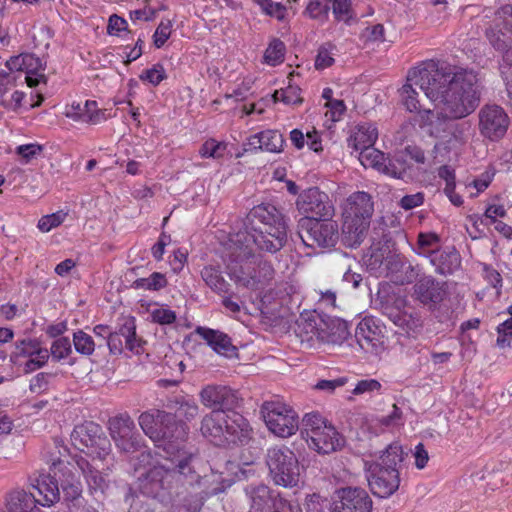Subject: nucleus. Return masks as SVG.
<instances>
[{"mask_svg":"<svg viewBox=\"0 0 512 512\" xmlns=\"http://www.w3.org/2000/svg\"><path fill=\"white\" fill-rule=\"evenodd\" d=\"M434 71L436 90L440 94L437 105H443V110L453 120L472 114L479 106L482 94L477 74L435 61Z\"/></svg>","mask_w":512,"mask_h":512,"instance_id":"obj_1","label":"nucleus"},{"mask_svg":"<svg viewBox=\"0 0 512 512\" xmlns=\"http://www.w3.org/2000/svg\"><path fill=\"white\" fill-rule=\"evenodd\" d=\"M275 274L271 261L257 255L253 248L226 241V275L238 288L262 291L272 284Z\"/></svg>","mask_w":512,"mask_h":512,"instance_id":"obj_2","label":"nucleus"},{"mask_svg":"<svg viewBox=\"0 0 512 512\" xmlns=\"http://www.w3.org/2000/svg\"><path fill=\"white\" fill-rule=\"evenodd\" d=\"M156 433L157 438L152 441L157 447L162 448L167 459L178 461L177 471L191 473V463L195 460V454L186 448L185 442L188 437L187 426L177 421L175 415L166 412L160 414V425Z\"/></svg>","mask_w":512,"mask_h":512,"instance_id":"obj_3","label":"nucleus"},{"mask_svg":"<svg viewBox=\"0 0 512 512\" xmlns=\"http://www.w3.org/2000/svg\"><path fill=\"white\" fill-rule=\"evenodd\" d=\"M234 245L253 248L255 245L260 251L276 253L287 242V227H273L270 229L247 230V221H232L227 240Z\"/></svg>","mask_w":512,"mask_h":512,"instance_id":"obj_4","label":"nucleus"},{"mask_svg":"<svg viewBox=\"0 0 512 512\" xmlns=\"http://www.w3.org/2000/svg\"><path fill=\"white\" fill-rule=\"evenodd\" d=\"M434 72L433 60L409 70L406 83L399 91L401 102L408 111L417 112V114L422 111L417 89H420L432 102L438 101L440 94L436 90L435 81L437 79L434 78Z\"/></svg>","mask_w":512,"mask_h":512,"instance_id":"obj_5","label":"nucleus"},{"mask_svg":"<svg viewBox=\"0 0 512 512\" xmlns=\"http://www.w3.org/2000/svg\"><path fill=\"white\" fill-rule=\"evenodd\" d=\"M301 436L319 454L336 452L345 444L344 437L317 412L304 415Z\"/></svg>","mask_w":512,"mask_h":512,"instance_id":"obj_6","label":"nucleus"},{"mask_svg":"<svg viewBox=\"0 0 512 512\" xmlns=\"http://www.w3.org/2000/svg\"><path fill=\"white\" fill-rule=\"evenodd\" d=\"M242 397L235 390L226 388V451H232L233 461L240 460L241 448L252 439L249 422L234 409L240 406Z\"/></svg>","mask_w":512,"mask_h":512,"instance_id":"obj_7","label":"nucleus"},{"mask_svg":"<svg viewBox=\"0 0 512 512\" xmlns=\"http://www.w3.org/2000/svg\"><path fill=\"white\" fill-rule=\"evenodd\" d=\"M266 464L273 482L284 488L296 487L300 482V465L295 453L287 446L267 450Z\"/></svg>","mask_w":512,"mask_h":512,"instance_id":"obj_8","label":"nucleus"},{"mask_svg":"<svg viewBox=\"0 0 512 512\" xmlns=\"http://www.w3.org/2000/svg\"><path fill=\"white\" fill-rule=\"evenodd\" d=\"M71 439L76 448L84 451L93 461L110 463L114 466L110 440L103 434L99 425L89 422L75 427Z\"/></svg>","mask_w":512,"mask_h":512,"instance_id":"obj_9","label":"nucleus"},{"mask_svg":"<svg viewBox=\"0 0 512 512\" xmlns=\"http://www.w3.org/2000/svg\"><path fill=\"white\" fill-rule=\"evenodd\" d=\"M297 228L300 239L309 248L330 249L338 242L339 227L332 218L302 217L298 221Z\"/></svg>","mask_w":512,"mask_h":512,"instance_id":"obj_10","label":"nucleus"},{"mask_svg":"<svg viewBox=\"0 0 512 512\" xmlns=\"http://www.w3.org/2000/svg\"><path fill=\"white\" fill-rule=\"evenodd\" d=\"M261 415L268 430L280 438H288L299 429V416L288 404L276 399L265 401Z\"/></svg>","mask_w":512,"mask_h":512,"instance_id":"obj_11","label":"nucleus"},{"mask_svg":"<svg viewBox=\"0 0 512 512\" xmlns=\"http://www.w3.org/2000/svg\"><path fill=\"white\" fill-rule=\"evenodd\" d=\"M62 453L60 450L57 452L49 453L46 456L47 463L50 464V469L54 475H40L35 480V484H32L33 488L38 492L42 499L38 498V502L43 507H50L60 499V492L58 483L56 480L58 472H62L66 468L65 461L62 459Z\"/></svg>","mask_w":512,"mask_h":512,"instance_id":"obj_12","label":"nucleus"},{"mask_svg":"<svg viewBox=\"0 0 512 512\" xmlns=\"http://www.w3.org/2000/svg\"><path fill=\"white\" fill-rule=\"evenodd\" d=\"M108 425L110 436L120 451L133 453L142 447L143 438L137 432L135 423L128 414L111 418Z\"/></svg>","mask_w":512,"mask_h":512,"instance_id":"obj_13","label":"nucleus"},{"mask_svg":"<svg viewBox=\"0 0 512 512\" xmlns=\"http://www.w3.org/2000/svg\"><path fill=\"white\" fill-rule=\"evenodd\" d=\"M510 125L506 111L496 104H485L478 112L479 133L490 141L502 139Z\"/></svg>","mask_w":512,"mask_h":512,"instance_id":"obj_14","label":"nucleus"},{"mask_svg":"<svg viewBox=\"0 0 512 512\" xmlns=\"http://www.w3.org/2000/svg\"><path fill=\"white\" fill-rule=\"evenodd\" d=\"M296 207L303 217L327 219L335 215L334 206L328 195L317 187L303 191L296 200Z\"/></svg>","mask_w":512,"mask_h":512,"instance_id":"obj_15","label":"nucleus"},{"mask_svg":"<svg viewBox=\"0 0 512 512\" xmlns=\"http://www.w3.org/2000/svg\"><path fill=\"white\" fill-rule=\"evenodd\" d=\"M167 460L170 461L169 466L155 465L146 474V481L151 486L150 493L152 494H158L159 490L165 489L166 484L172 479L193 483L197 481L199 477L195 471L193 462L191 463V473H181L176 470L178 469V461H173L172 459Z\"/></svg>","mask_w":512,"mask_h":512,"instance_id":"obj_16","label":"nucleus"},{"mask_svg":"<svg viewBox=\"0 0 512 512\" xmlns=\"http://www.w3.org/2000/svg\"><path fill=\"white\" fill-rule=\"evenodd\" d=\"M486 37L493 48L503 54L499 70L507 92L512 94V39L500 29V24L497 23L486 29Z\"/></svg>","mask_w":512,"mask_h":512,"instance_id":"obj_17","label":"nucleus"},{"mask_svg":"<svg viewBox=\"0 0 512 512\" xmlns=\"http://www.w3.org/2000/svg\"><path fill=\"white\" fill-rule=\"evenodd\" d=\"M367 480L371 492L380 498H388L399 488L400 476L398 469H389L380 464H369Z\"/></svg>","mask_w":512,"mask_h":512,"instance_id":"obj_18","label":"nucleus"},{"mask_svg":"<svg viewBox=\"0 0 512 512\" xmlns=\"http://www.w3.org/2000/svg\"><path fill=\"white\" fill-rule=\"evenodd\" d=\"M234 221H247V230L249 231L287 227L282 212L270 203L256 205L247 213L245 218H235Z\"/></svg>","mask_w":512,"mask_h":512,"instance_id":"obj_19","label":"nucleus"},{"mask_svg":"<svg viewBox=\"0 0 512 512\" xmlns=\"http://www.w3.org/2000/svg\"><path fill=\"white\" fill-rule=\"evenodd\" d=\"M355 340L365 353L379 355L385 350L383 330L373 318L366 317L358 324Z\"/></svg>","mask_w":512,"mask_h":512,"instance_id":"obj_20","label":"nucleus"},{"mask_svg":"<svg viewBox=\"0 0 512 512\" xmlns=\"http://www.w3.org/2000/svg\"><path fill=\"white\" fill-rule=\"evenodd\" d=\"M76 463L86 480L90 494L96 500H103L110 488L111 482L106 471H110L113 466L106 462V468H102L103 471H100L96 466L82 457L79 458Z\"/></svg>","mask_w":512,"mask_h":512,"instance_id":"obj_21","label":"nucleus"},{"mask_svg":"<svg viewBox=\"0 0 512 512\" xmlns=\"http://www.w3.org/2000/svg\"><path fill=\"white\" fill-rule=\"evenodd\" d=\"M372 505V499L364 489L347 487L338 491L332 512H372Z\"/></svg>","mask_w":512,"mask_h":512,"instance_id":"obj_22","label":"nucleus"},{"mask_svg":"<svg viewBox=\"0 0 512 512\" xmlns=\"http://www.w3.org/2000/svg\"><path fill=\"white\" fill-rule=\"evenodd\" d=\"M107 345L110 353L114 355L121 354L124 347L135 354H140L142 352V341L136 336L134 320H127L118 331L109 333Z\"/></svg>","mask_w":512,"mask_h":512,"instance_id":"obj_23","label":"nucleus"},{"mask_svg":"<svg viewBox=\"0 0 512 512\" xmlns=\"http://www.w3.org/2000/svg\"><path fill=\"white\" fill-rule=\"evenodd\" d=\"M374 207L371 196L363 191L351 194L343 205V219L370 222Z\"/></svg>","mask_w":512,"mask_h":512,"instance_id":"obj_24","label":"nucleus"},{"mask_svg":"<svg viewBox=\"0 0 512 512\" xmlns=\"http://www.w3.org/2000/svg\"><path fill=\"white\" fill-rule=\"evenodd\" d=\"M414 294L416 299L422 304L433 309L446 296L444 284L437 282L433 277L427 276L418 280L414 285Z\"/></svg>","mask_w":512,"mask_h":512,"instance_id":"obj_25","label":"nucleus"},{"mask_svg":"<svg viewBox=\"0 0 512 512\" xmlns=\"http://www.w3.org/2000/svg\"><path fill=\"white\" fill-rule=\"evenodd\" d=\"M440 106L441 111H434L431 109H423L422 111H419V114H417L415 119L419 127L433 137L441 136V134L447 129L448 120L452 119L447 116L443 110V105Z\"/></svg>","mask_w":512,"mask_h":512,"instance_id":"obj_26","label":"nucleus"},{"mask_svg":"<svg viewBox=\"0 0 512 512\" xmlns=\"http://www.w3.org/2000/svg\"><path fill=\"white\" fill-rule=\"evenodd\" d=\"M36 495L22 488L9 491L5 496L7 512H42Z\"/></svg>","mask_w":512,"mask_h":512,"instance_id":"obj_27","label":"nucleus"},{"mask_svg":"<svg viewBox=\"0 0 512 512\" xmlns=\"http://www.w3.org/2000/svg\"><path fill=\"white\" fill-rule=\"evenodd\" d=\"M248 148L245 150H261L278 153L284 145V138L279 131L266 130L251 136L248 140Z\"/></svg>","mask_w":512,"mask_h":512,"instance_id":"obj_28","label":"nucleus"},{"mask_svg":"<svg viewBox=\"0 0 512 512\" xmlns=\"http://www.w3.org/2000/svg\"><path fill=\"white\" fill-rule=\"evenodd\" d=\"M321 326L320 342L342 344L350 335L347 322L339 318H323Z\"/></svg>","mask_w":512,"mask_h":512,"instance_id":"obj_29","label":"nucleus"},{"mask_svg":"<svg viewBox=\"0 0 512 512\" xmlns=\"http://www.w3.org/2000/svg\"><path fill=\"white\" fill-rule=\"evenodd\" d=\"M322 317L319 315L301 316L295 324V334L302 343H307L310 346L315 341L320 342Z\"/></svg>","mask_w":512,"mask_h":512,"instance_id":"obj_30","label":"nucleus"},{"mask_svg":"<svg viewBox=\"0 0 512 512\" xmlns=\"http://www.w3.org/2000/svg\"><path fill=\"white\" fill-rule=\"evenodd\" d=\"M370 222L363 220L343 219L342 242L346 247L357 248L367 235Z\"/></svg>","mask_w":512,"mask_h":512,"instance_id":"obj_31","label":"nucleus"},{"mask_svg":"<svg viewBox=\"0 0 512 512\" xmlns=\"http://www.w3.org/2000/svg\"><path fill=\"white\" fill-rule=\"evenodd\" d=\"M383 313L408 335L418 332L422 327V320L418 314L401 311L390 306H384Z\"/></svg>","mask_w":512,"mask_h":512,"instance_id":"obj_32","label":"nucleus"},{"mask_svg":"<svg viewBox=\"0 0 512 512\" xmlns=\"http://www.w3.org/2000/svg\"><path fill=\"white\" fill-rule=\"evenodd\" d=\"M430 263L435 267V271L441 275L452 274L460 267L461 258L455 248L448 250H438L430 254Z\"/></svg>","mask_w":512,"mask_h":512,"instance_id":"obj_33","label":"nucleus"},{"mask_svg":"<svg viewBox=\"0 0 512 512\" xmlns=\"http://www.w3.org/2000/svg\"><path fill=\"white\" fill-rule=\"evenodd\" d=\"M377 138L378 132L373 124H360L348 139V146L361 152L368 147H373Z\"/></svg>","mask_w":512,"mask_h":512,"instance_id":"obj_34","label":"nucleus"},{"mask_svg":"<svg viewBox=\"0 0 512 512\" xmlns=\"http://www.w3.org/2000/svg\"><path fill=\"white\" fill-rule=\"evenodd\" d=\"M17 355H29L30 359L25 364L26 371H34L42 367L48 360L49 354L46 349L36 348L32 341L23 340L16 346Z\"/></svg>","mask_w":512,"mask_h":512,"instance_id":"obj_35","label":"nucleus"},{"mask_svg":"<svg viewBox=\"0 0 512 512\" xmlns=\"http://www.w3.org/2000/svg\"><path fill=\"white\" fill-rule=\"evenodd\" d=\"M223 421L222 412L211 411L209 415L204 417L201 425L203 436L217 446L222 445L224 442Z\"/></svg>","mask_w":512,"mask_h":512,"instance_id":"obj_36","label":"nucleus"},{"mask_svg":"<svg viewBox=\"0 0 512 512\" xmlns=\"http://www.w3.org/2000/svg\"><path fill=\"white\" fill-rule=\"evenodd\" d=\"M202 403L210 408L212 411H219L223 413L224 406V386L222 385H207L200 393Z\"/></svg>","mask_w":512,"mask_h":512,"instance_id":"obj_37","label":"nucleus"},{"mask_svg":"<svg viewBox=\"0 0 512 512\" xmlns=\"http://www.w3.org/2000/svg\"><path fill=\"white\" fill-rule=\"evenodd\" d=\"M165 413L166 411L155 409L140 414L138 423L145 435L151 440L158 437L159 433H156V430H158L160 425V414Z\"/></svg>","mask_w":512,"mask_h":512,"instance_id":"obj_38","label":"nucleus"},{"mask_svg":"<svg viewBox=\"0 0 512 512\" xmlns=\"http://www.w3.org/2000/svg\"><path fill=\"white\" fill-rule=\"evenodd\" d=\"M404 459V452L402 446L395 442L390 444L380 455L377 462L373 464H380L389 469H397V465Z\"/></svg>","mask_w":512,"mask_h":512,"instance_id":"obj_39","label":"nucleus"},{"mask_svg":"<svg viewBox=\"0 0 512 512\" xmlns=\"http://www.w3.org/2000/svg\"><path fill=\"white\" fill-rule=\"evenodd\" d=\"M251 509L255 512H263L270 508L272 501L271 490L266 485H258L253 487L250 492Z\"/></svg>","mask_w":512,"mask_h":512,"instance_id":"obj_40","label":"nucleus"},{"mask_svg":"<svg viewBox=\"0 0 512 512\" xmlns=\"http://www.w3.org/2000/svg\"><path fill=\"white\" fill-rule=\"evenodd\" d=\"M440 237L433 232L419 233L416 253L420 256L430 258V254H433L439 250Z\"/></svg>","mask_w":512,"mask_h":512,"instance_id":"obj_41","label":"nucleus"},{"mask_svg":"<svg viewBox=\"0 0 512 512\" xmlns=\"http://www.w3.org/2000/svg\"><path fill=\"white\" fill-rule=\"evenodd\" d=\"M205 283L215 292L224 291V278L222 276L221 266L219 264H210L203 268L201 272Z\"/></svg>","mask_w":512,"mask_h":512,"instance_id":"obj_42","label":"nucleus"},{"mask_svg":"<svg viewBox=\"0 0 512 512\" xmlns=\"http://www.w3.org/2000/svg\"><path fill=\"white\" fill-rule=\"evenodd\" d=\"M194 334L199 335L207 345H209L218 354H224V336L218 330L206 327H197Z\"/></svg>","mask_w":512,"mask_h":512,"instance_id":"obj_43","label":"nucleus"},{"mask_svg":"<svg viewBox=\"0 0 512 512\" xmlns=\"http://www.w3.org/2000/svg\"><path fill=\"white\" fill-rule=\"evenodd\" d=\"M409 165L403 156H396L393 159L386 158L381 173L397 179H404L407 176Z\"/></svg>","mask_w":512,"mask_h":512,"instance_id":"obj_44","label":"nucleus"},{"mask_svg":"<svg viewBox=\"0 0 512 512\" xmlns=\"http://www.w3.org/2000/svg\"><path fill=\"white\" fill-rule=\"evenodd\" d=\"M359 160L364 167H371L381 172L386 162V157L380 150L368 147V149H364V151L359 153Z\"/></svg>","mask_w":512,"mask_h":512,"instance_id":"obj_45","label":"nucleus"},{"mask_svg":"<svg viewBox=\"0 0 512 512\" xmlns=\"http://www.w3.org/2000/svg\"><path fill=\"white\" fill-rule=\"evenodd\" d=\"M75 350L82 355H92L95 350V342L89 334L79 330L73 334Z\"/></svg>","mask_w":512,"mask_h":512,"instance_id":"obj_46","label":"nucleus"},{"mask_svg":"<svg viewBox=\"0 0 512 512\" xmlns=\"http://www.w3.org/2000/svg\"><path fill=\"white\" fill-rule=\"evenodd\" d=\"M167 280L164 274L159 272L152 273L147 278H139L134 282L135 288L157 291L165 287Z\"/></svg>","mask_w":512,"mask_h":512,"instance_id":"obj_47","label":"nucleus"},{"mask_svg":"<svg viewBox=\"0 0 512 512\" xmlns=\"http://www.w3.org/2000/svg\"><path fill=\"white\" fill-rule=\"evenodd\" d=\"M285 45L279 39L273 40L264 53L267 64L275 66L284 60Z\"/></svg>","mask_w":512,"mask_h":512,"instance_id":"obj_48","label":"nucleus"},{"mask_svg":"<svg viewBox=\"0 0 512 512\" xmlns=\"http://www.w3.org/2000/svg\"><path fill=\"white\" fill-rule=\"evenodd\" d=\"M332 0H310L306 11L313 19L325 20L328 17Z\"/></svg>","mask_w":512,"mask_h":512,"instance_id":"obj_49","label":"nucleus"},{"mask_svg":"<svg viewBox=\"0 0 512 512\" xmlns=\"http://www.w3.org/2000/svg\"><path fill=\"white\" fill-rule=\"evenodd\" d=\"M392 408V412L389 415L372 420L373 426L377 429L375 433L383 431L384 428L399 424L402 419V412L395 404Z\"/></svg>","mask_w":512,"mask_h":512,"instance_id":"obj_50","label":"nucleus"},{"mask_svg":"<svg viewBox=\"0 0 512 512\" xmlns=\"http://www.w3.org/2000/svg\"><path fill=\"white\" fill-rule=\"evenodd\" d=\"M273 96L275 101L281 100L288 105H298L303 101L300 97V88L292 85L283 90L276 91Z\"/></svg>","mask_w":512,"mask_h":512,"instance_id":"obj_51","label":"nucleus"},{"mask_svg":"<svg viewBox=\"0 0 512 512\" xmlns=\"http://www.w3.org/2000/svg\"><path fill=\"white\" fill-rule=\"evenodd\" d=\"M67 217V213L60 210L55 213L45 215L38 221V228L42 232H49L51 229L61 225Z\"/></svg>","mask_w":512,"mask_h":512,"instance_id":"obj_52","label":"nucleus"},{"mask_svg":"<svg viewBox=\"0 0 512 512\" xmlns=\"http://www.w3.org/2000/svg\"><path fill=\"white\" fill-rule=\"evenodd\" d=\"M150 317L154 323L160 325H169L176 321V313L166 306H160L151 310Z\"/></svg>","mask_w":512,"mask_h":512,"instance_id":"obj_53","label":"nucleus"},{"mask_svg":"<svg viewBox=\"0 0 512 512\" xmlns=\"http://www.w3.org/2000/svg\"><path fill=\"white\" fill-rule=\"evenodd\" d=\"M384 238V244L381 243V241L375 242L373 240L370 248V258L373 260V264H381L383 260L385 259L386 255L390 253V247L388 245L389 240L386 238V236H383Z\"/></svg>","mask_w":512,"mask_h":512,"instance_id":"obj_54","label":"nucleus"},{"mask_svg":"<svg viewBox=\"0 0 512 512\" xmlns=\"http://www.w3.org/2000/svg\"><path fill=\"white\" fill-rule=\"evenodd\" d=\"M71 352V342L67 337H60L52 343L51 355L58 361L65 359Z\"/></svg>","mask_w":512,"mask_h":512,"instance_id":"obj_55","label":"nucleus"},{"mask_svg":"<svg viewBox=\"0 0 512 512\" xmlns=\"http://www.w3.org/2000/svg\"><path fill=\"white\" fill-rule=\"evenodd\" d=\"M172 31V23L170 20H162L153 35L154 45L157 48L162 47L169 39Z\"/></svg>","mask_w":512,"mask_h":512,"instance_id":"obj_56","label":"nucleus"},{"mask_svg":"<svg viewBox=\"0 0 512 512\" xmlns=\"http://www.w3.org/2000/svg\"><path fill=\"white\" fill-rule=\"evenodd\" d=\"M103 119L104 112L97 109V103L95 101L87 100L84 104L83 121L97 124Z\"/></svg>","mask_w":512,"mask_h":512,"instance_id":"obj_57","label":"nucleus"},{"mask_svg":"<svg viewBox=\"0 0 512 512\" xmlns=\"http://www.w3.org/2000/svg\"><path fill=\"white\" fill-rule=\"evenodd\" d=\"M43 151V147L38 144H26L17 147V154L22 158L23 163L27 164Z\"/></svg>","mask_w":512,"mask_h":512,"instance_id":"obj_58","label":"nucleus"},{"mask_svg":"<svg viewBox=\"0 0 512 512\" xmlns=\"http://www.w3.org/2000/svg\"><path fill=\"white\" fill-rule=\"evenodd\" d=\"M497 344L501 348L510 346L512 341V317L498 326Z\"/></svg>","mask_w":512,"mask_h":512,"instance_id":"obj_59","label":"nucleus"},{"mask_svg":"<svg viewBox=\"0 0 512 512\" xmlns=\"http://www.w3.org/2000/svg\"><path fill=\"white\" fill-rule=\"evenodd\" d=\"M224 146L214 139L207 140L200 148V155L202 157L219 158L222 156Z\"/></svg>","mask_w":512,"mask_h":512,"instance_id":"obj_60","label":"nucleus"},{"mask_svg":"<svg viewBox=\"0 0 512 512\" xmlns=\"http://www.w3.org/2000/svg\"><path fill=\"white\" fill-rule=\"evenodd\" d=\"M361 40L364 43L377 42L384 40V27L382 24H376L371 27H366L361 35Z\"/></svg>","mask_w":512,"mask_h":512,"instance_id":"obj_61","label":"nucleus"},{"mask_svg":"<svg viewBox=\"0 0 512 512\" xmlns=\"http://www.w3.org/2000/svg\"><path fill=\"white\" fill-rule=\"evenodd\" d=\"M332 45L321 46L318 50V54L315 60V67L317 69H325L331 66L334 63V58L332 57Z\"/></svg>","mask_w":512,"mask_h":512,"instance_id":"obj_62","label":"nucleus"},{"mask_svg":"<svg viewBox=\"0 0 512 512\" xmlns=\"http://www.w3.org/2000/svg\"><path fill=\"white\" fill-rule=\"evenodd\" d=\"M166 77L164 68L157 64L140 75L141 80H147L154 86L158 85Z\"/></svg>","mask_w":512,"mask_h":512,"instance_id":"obj_63","label":"nucleus"},{"mask_svg":"<svg viewBox=\"0 0 512 512\" xmlns=\"http://www.w3.org/2000/svg\"><path fill=\"white\" fill-rule=\"evenodd\" d=\"M495 23L500 24L512 34V5H506L497 12Z\"/></svg>","mask_w":512,"mask_h":512,"instance_id":"obj_64","label":"nucleus"}]
</instances>
